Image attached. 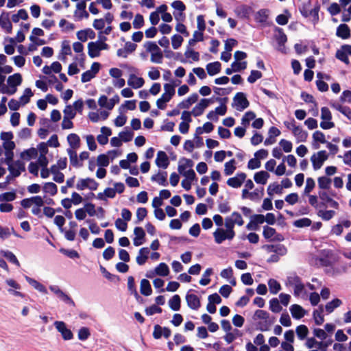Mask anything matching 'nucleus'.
Here are the masks:
<instances>
[{
  "label": "nucleus",
  "mask_w": 351,
  "mask_h": 351,
  "mask_svg": "<svg viewBox=\"0 0 351 351\" xmlns=\"http://www.w3.org/2000/svg\"><path fill=\"white\" fill-rule=\"evenodd\" d=\"M43 191L45 193H49L51 196H53L58 193V186L53 182H46L43 186Z\"/></svg>",
  "instance_id": "40"
},
{
  "label": "nucleus",
  "mask_w": 351,
  "mask_h": 351,
  "mask_svg": "<svg viewBox=\"0 0 351 351\" xmlns=\"http://www.w3.org/2000/svg\"><path fill=\"white\" fill-rule=\"evenodd\" d=\"M38 156V150L34 147H31L23 151L20 156L23 160H30L32 159H34Z\"/></svg>",
  "instance_id": "24"
},
{
  "label": "nucleus",
  "mask_w": 351,
  "mask_h": 351,
  "mask_svg": "<svg viewBox=\"0 0 351 351\" xmlns=\"http://www.w3.org/2000/svg\"><path fill=\"white\" fill-rule=\"evenodd\" d=\"M210 99H202L193 108L192 114L195 117L201 115L204 110L208 106Z\"/></svg>",
  "instance_id": "16"
},
{
  "label": "nucleus",
  "mask_w": 351,
  "mask_h": 351,
  "mask_svg": "<svg viewBox=\"0 0 351 351\" xmlns=\"http://www.w3.org/2000/svg\"><path fill=\"white\" fill-rule=\"evenodd\" d=\"M154 270L156 275L162 277L167 276L169 274V268L165 263H159Z\"/></svg>",
  "instance_id": "39"
},
{
  "label": "nucleus",
  "mask_w": 351,
  "mask_h": 351,
  "mask_svg": "<svg viewBox=\"0 0 351 351\" xmlns=\"http://www.w3.org/2000/svg\"><path fill=\"white\" fill-rule=\"evenodd\" d=\"M57 330L61 333L64 340H71L73 337V334L71 329H69L66 324L62 321H56L53 323Z\"/></svg>",
  "instance_id": "7"
},
{
  "label": "nucleus",
  "mask_w": 351,
  "mask_h": 351,
  "mask_svg": "<svg viewBox=\"0 0 351 351\" xmlns=\"http://www.w3.org/2000/svg\"><path fill=\"white\" fill-rule=\"evenodd\" d=\"M295 332L298 336V337L303 340L305 338H306L308 333V327L306 325L301 324L297 326L295 329Z\"/></svg>",
  "instance_id": "43"
},
{
  "label": "nucleus",
  "mask_w": 351,
  "mask_h": 351,
  "mask_svg": "<svg viewBox=\"0 0 351 351\" xmlns=\"http://www.w3.org/2000/svg\"><path fill=\"white\" fill-rule=\"evenodd\" d=\"M67 142L70 146V149H77L80 147V138L76 133H70L67 136Z\"/></svg>",
  "instance_id": "19"
},
{
  "label": "nucleus",
  "mask_w": 351,
  "mask_h": 351,
  "mask_svg": "<svg viewBox=\"0 0 351 351\" xmlns=\"http://www.w3.org/2000/svg\"><path fill=\"white\" fill-rule=\"evenodd\" d=\"M319 197L322 202V205L326 206V204H328V206L331 208L337 209L339 208V203L332 199L328 194L325 191H319Z\"/></svg>",
  "instance_id": "13"
},
{
  "label": "nucleus",
  "mask_w": 351,
  "mask_h": 351,
  "mask_svg": "<svg viewBox=\"0 0 351 351\" xmlns=\"http://www.w3.org/2000/svg\"><path fill=\"white\" fill-rule=\"evenodd\" d=\"M134 234L135 235L133 239V244L134 246H140L143 244L145 237V232L142 227L136 226L134 229Z\"/></svg>",
  "instance_id": "12"
},
{
  "label": "nucleus",
  "mask_w": 351,
  "mask_h": 351,
  "mask_svg": "<svg viewBox=\"0 0 351 351\" xmlns=\"http://www.w3.org/2000/svg\"><path fill=\"white\" fill-rule=\"evenodd\" d=\"M330 184V178L326 176H321L318 178V186L321 189H329Z\"/></svg>",
  "instance_id": "48"
},
{
  "label": "nucleus",
  "mask_w": 351,
  "mask_h": 351,
  "mask_svg": "<svg viewBox=\"0 0 351 351\" xmlns=\"http://www.w3.org/2000/svg\"><path fill=\"white\" fill-rule=\"evenodd\" d=\"M267 192L270 197H271L274 193L280 195L282 193V186L276 182H273L268 186Z\"/></svg>",
  "instance_id": "38"
},
{
  "label": "nucleus",
  "mask_w": 351,
  "mask_h": 351,
  "mask_svg": "<svg viewBox=\"0 0 351 351\" xmlns=\"http://www.w3.org/2000/svg\"><path fill=\"white\" fill-rule=\"evenodd\" d=\"M328 155L325 150L319 151L317 153L313 154L311 158L313 168L315 171L319 169L325 160L328 159Z\"/></svg>",
  "instance_id": "5"
},
{
  "label": "nucleus",
  "mask_w": 351,
  "mask_h": 351,
  "mask_svg": "<svg viewBox=\"0 0 351 351\" xmlns=\"http://www.w3.org/2000/svg\"><path fill=\"white\" fill-rule=\"evenodd\" d=\"M22 82V76L20 73H14L8 77L7 80L8 86L3 85L0 88V93L8 94L10 95H14L16 92V87Z\"/></svg>",
  "instance_id": "1"
},
{
  "label": "nucleus",
  "mask_w": 351,
  "mask_h": 351,
  "mask_svg": "<svg viewBox=\"0 0 351 351\" xmlns=\"http://www.w3.org/2000/svg\"><path fill=\"white\" fill-rule=\"evenodd\" d=\"M108 48V45L104 41L90 42L88 44V53L91 58H94L100 56L101 51L107 50Z\"/></svg>",
  "instance_id": "3"
},
{
  "label": "nucleus",
  "mask_w": 351,
  "mask_h": 351,
  "mask_svg": "<svg viewBox=\"0 0 351 351\" xmlns=\"http://www.w3.org/2000/svg\"><path fill=\"white\" fill-rule=\"evenodd\" d=\"M25 278L26 281L31 286H32L35 289H36L37 291H38L39 292H40L43 294L47 293V290L46 287L43 285H42L40 282H39L36 280H35L32 278H30L27 276H25Z\"/></svg>",
  "instance_id": "23"
},
{
  "label": "nucleus",
  "mask_w": 351,
  "mask_h": 351,
  "mask_svg": "<svg viewBox=\"0 0 351 351\" xmlns=\"http://www.w3.org/2000/svg\"><path fill=\"white\" fill-rule=\"evenodd\" d=\"M293 224L297 228H305L310 226L312 224V221L309 218L304 217L294 221Z\"/></svg>",
  "instance_id": "51"
},
{
  "label": "nucleus",
  "mask_w": 351,
  "mask_h": 351,
  "mask_svg": "<svg viewBox=\"0 0 351 351\" xmlns=\"http://www.w3.org/2000/svg\"><path fill=\"white\" fill-rule=\"evenodd\" d=\"M59 252L64 254V256L71 258V259H75V258H80V254L79 253L75 250H69V249H65V248H60L59 250Z\"/></svg>",
  "instance_id": "50"
},
{
  "label": "nucleus",
  "mask_w": 351,
  "mask_h": 351,
  "mask_svg": "<svg viewBox=\"0 0 351 351\" xmlns=\"http://www.w3.org/2000/svg\"><path fill=\"white\" fill-rule=\"evenodd\" d=\"M191 291H193V289H190L186 295V301L188 306L192 310H198L201 306V302L199 298L193 294L191 293Z\"/></svg>",
  "instance_id": "10"
},
{
  "label": "nucleus",
  "mask_w": 351,
  "mask_h": 351,
  "mask_svg": "<svg viewBox=\"0 0 351 351\" xmlns=\"http://www.w3.org/2000/svg\"><path fill=\"white\" fill-rule=\"evenodd\" d=\"M235 164L236 160L234 158L225 163L224 174L226 176H230L234 173L236 169Z\"/></svg>",
  "instance_id": "45"
},
{
  "label": "nucleus",
  "mask_w": 351,
  "mask_h": 351,
  "mask_svg": "<svg viewBox=\"0 0 351 351\" xmlns=\"http://www.w3.org/2000/svg\"><path fill=\"white\" fill-rule=\"evenodd\" d=\"M152 182H157L159 185L167 186L169 183L167 182V171H158V173L153 175L151 177Z\"/></svg>",
  "instance_id": "17"
},
{
  "label": "nucleus",
  "mask_w": 351,
  "mask_h": 351,
  "mask_svg": "<svg viewBox=\"0 0 351 351\" xmlns=\"http://www.w3.org/2000/svg\"><path fill=\"white\" fill-rule=\"evenodd\" d=\"M155 162L158 168L165 169L169 167L170 161L165 152L158 151Z\"/></svg>",
  "instance_id": "11"
},
{
  "label": "nucleus",
  "mask_w": 351,
  "mask_h": 351,
  "mask_svg": "<svg viewBox=\"0 0 351 351\" xmlns=\"http://www.w3.org/2000/svg\"><path fill=\"white\" fill-rule=\"evenodd\" d=\"M306 186L304 190V195H308L314 189L315 182L312 178H308L306 181Z\"/></svg>",
  "instance_id": "61"
},
{
  "label": "nucleus",
  "mask_w": 351,
  "mask_h": 351,
  "mask_svg": "<svg viewBox=\"0 0 351 351\" xmlns=\"http://www.w3.org/2000/svg\"><path fill=\"white\" fill-rule=\"evenodd\" d=\"M269 176L267 171L261 170L254 173V180L256 184L264 185L267 183Z\"/></svg>",
  "instance_id": "22"
},
{
  "label": "nucleus",
  "mask_w": 351,
  "mask_h": 351,
  "mask_svg": "<svg viewBox=\"0 0 351 351\" xmlns=\"http://www.w3.org/2000/svg\"><path fill=\"white\" fill-rule=\"evenodd\" d=\"M137 45L134 43H132L131 42H127L125 44V46L123 48L119 49L117 51V55L119 57L121 58H127L128 54L132 53L136 49Z\"/></svg>",
  "instance_id": "14"
},
{
  "label": "nucleus",
  "mask_w": 351,
  "mask_h": 351,
  "mask_svg": "<svg viewBox=\"0 0 351 351\" xmlns=\"http://www.w3.org/2000/svg\"><path fill=\"white\" fill-rule=\"evenodd\" d=\"M206 70L209 75L213 76L217 75L221 71V63L217 61L208 63L206 65Z\"/></svg>",
  "instance_id": "34"
},
{
  "label": "nucleus",
  "mask_w": 351,
  "mask_h": 351,
  "mask_svg": "<svg viewBox=\"0 0 351 351\" xmlns=\"http://www.w3.org/2000/svg\"><path fill=\"white\" fill-rule=\"evenodd\" d=\"M0 254L5 258L10 263L15 265L17 267H20V263L17 259L16 256L10 250H1Z\"/></svg>",
  "instance_id": "27"
},
{
  "label": "nucleus",
  "mask_w": 351,
  "mask_h": 351,
  "mask_svg": "<svg viewBox=\"0 0 351 351\" xmlns=\"http://www.w3.org/2000/svg\"><path fill=\"white\" fill-rule=\"evenodd\" d=\"M199 96L197 93L191 95L186 99L182 101L178 104V108L180 109H188L193 104L198 100Z\"/></svg>",
  "instance_id": "21"
},
{
  "label": "nucleus",
  "mask_w": 351,
  "mask_h": 351,
  "mask_svg": "<svg viewBox=\"0 0 351 351\" xmlns=\"http://www.w3.org/2000/svg\"><path fill=\"white\" fill-rule=\"evenodd\" d=\"M75 110L73 109L71 105L66 106L65 108L63 110L64 117L66 119H73L76 115Z\"/></svg>",
  "instance_id": "56"
},
{
  "label": "nucleus",
  "mask_w": 351,
  "mask_h": 351,
  "mask_svg": "<svg viewBox=\"0 0 351 351\" xmlns=\"http://www.w3.org/2000/svg\"><path fill=\"white\" fill-rule=\"evenodd\" d=\"M269 308L274 313H280L282 309L278 299L276 298H273L269 300Z\"/></svg>",
  "instance_id": "42"
},
{
  "label": "nucleus",
  "mask_w": 351,
  "mask_h": 351,
  "mask_svg": "<svg viewBox=\"0 0 351 351\" xmlns=\"http://www.w3.org/2000/svg\"><path fill=\"white\" fill-rule=\"evenodd\" d=\"M342 304V302L340 299L339 298H335L333 300H332L330 302H328L326 306H325V308H326V311L328 313H332L336 308L340 306Z\"/></svg>",
  "instance_id": "41"
},
{
  "label": "nucleus",
  "mask_w": 351,
  "mask_h": 351,
  "mask_svg": "<svg viewBox=\"0 0 351 351\" xmlns=\"http://www.w3.org/2000/svg\"><path fill=\"white\" fill-rule=\"evenodd\" d=\"M213 237L215 243L221 244L226 239L232 240L235 237V232L234 230H224L219 228L213 232Z\"/></svg>",
  "instance_id": "4"
},
{
  "label": "nucleus",
  "mask_w": 351,
  "mask_h": 351,
  "mask_svg": "<svg viewBox=\"0 0 351 351\" xmlns=\"http://www.w3.org/2000/svg\"><path fill=\"white\" fill-rule=\"evenodd\" d=\"M269 317V313L264 310H256L253 316L254 320H256L258 319L267 320Z\"/></svg>",
  "instance_id": "62"
},
{
  "label": "nucleus",
  "mask_w": 351,
  "mask_h": 351,
  "mask_svg": "<svg viewBox=\"0 0 351 351\" xmlns=\"http://www.w3.org/2000/svg\"><path fill=\"white\" fill-rule=\"evenodd\" d=\"M141 293L145 296H149L152 293V289L149 281L147 279H143L141 281Z\"/></svg>",
  "instance_id": "30"
},
{
  "label": "nucleus",
  "mask_w": 351,
  "mask_h": 351,
  "mask_svg": "<svg viewBox=\"0 0 351 351\" xmlns=\"http://www.w3.org/2000/svg\"><path fill=\"white\" fill-rule=\"evenodd\" d=\"M110 163L109 157L105 154H101L97 157V165L99 167H106Z\"/></svg>",
  "instance_id": "52"
},
{
  "label": "nucleus",
  "mask_w": 351,
  "mask_h": 351,
  "mask_svg": "<svg viewBox=\"0 0 351 351\" xmlns=\"http://www.w3.org/2000/svg\"><path fill=\"white\" fill-rule=\"evenodd\" d=\"M268 286L270 293L272 294H276L281 289L280 284L276 280L273 278H271L268 280Z\"/></svg>",
  "instance_id": "44"
},
{
  "label": "nucleus",
  "mask_w": 351,
  "mask_h": 351,
  "mask_svg": "<svg viewBox=\"0 0 351 351\" xmlns=\"http://www.w3.org/2000/svg\"><path fill=\"white\" fill-rule=\"evenodd\" d=\"M232 106L239 111H242L249 106V101L243 93H237L233 98Z\"/></svg>",
  "instance_id": "6"
},
{
  "label": "nucleus",
  "mask_w": 351,
  "mask_h": 351,
  "mask_svg": "<svg viewBox=\"0 0 351 351\" xmlns=\"http://www.w3.org/2000/svg\"><path fill=\"white\" fill-rule=\"evenodd\" d=\"M57 296L60 300L63 301L64 303L71 304L72 306L75 305L74 301L71 298V297L69 295H67L63 291L61 290V291L58 294Z\"/></svg>",
  "instance_id": "64"
},
{
  "label": "nucleus",
  "mask_w": 351,
  "mask_h": 351,
  "mask_svg": "<svg viewBox=\"0 0 351 351\" xmlns=\"http://www.w3.org/2000/svg\"><path fill=\"white\" fill-rule=\"evenodd\" d=\"M262 248L268 252H274L281 256H285L287 253V249L283 244H265Z\"/></svg>",
  "instance_id": "8"
},
{
  "label": "nucleus",
  "mask_w": 351,
  "mask_h": 351,
  "mask_svg": "<svg viewBox=\"0 0 351 351\" xmlns=\"http://www.w3.org/2000/svg\"><path fill=\"white\" fill-rule=\"evenodd\" d=\"M332 108H333L335 110L340 112L342 113L344 116H346L349 120H351V109L348 106H343L341 104L334 102L331 104Z\"/></svg>",
  "instance_id": "25"
},
{
  "label": "nucleus",
  "mask_w": 351,
  "mask_h": 351,
  "mask_svg": "<svg viewBox=\"0 0 351 351\" xmlns=\"http://www.w3.org/2000/svg\"><path fill=\"white\" fill-rule=\"evenodd\" d=\"M100 271L104 275V276L110 281H119L120 280L118 276L112 274L102 265H100Z\"/></svg>",
  "instance_id": "55"
},
{
  "label": "nucleus",
  "mask_w": 351,
  "mask_h": 351,
  "mask_svg": "<svg viewBox=\"0 0 351 351\" xmlns=\"http://www.w3.org/2000/svg\"><path fill=\"white\" fill-rule=\"evenodd\" d=\"M147 51L151 53V61L154 63L160 64L162 62V52L154 42L148 41L144 44Z\"/></svg>",
  "instance_id": "2"
},
{
  "label": "nucleus",
  "mask_w": 351,
  "mask_h": 351,
  "mask_svg": "<svg viewBox=\"0 0 351 351\" xmlns=\"http://www.w3.org/2000/svg\"><path fill=\"white\" fill-rule=\"evenodd\" d=\"M336 35L342 39H347L350 37V30L346 24H341L337 29Z\"/></svg>",
  "instance_id": "26"
},
{
  "label": "nucleus",
  "mask_w": 351,
  "mask_h": 351,
  "mask_svg": "<svg viewBox=\"0 0 351 351\" xmlns=\"http://www.w3.org/2000/svg\"><path fill=\"white\" fill-rule=\"evenodd\" d=\"M213 273V268H207L204 271L202 278L199 280V284L202 286L208 285L210 282V279L208 277L211 276Z\"/></svg>",
  "instance_id": "49"
},
{
  "label": "nucleus",
  "mask_w": 351,
  "mask_h": 351,
  "mask_svg": "<svg viewBox=\"0 0 351 351\" xmlns=\"http://www.w3.org/2000/svg\"><path fill=\"white\" fill-rule=\"evenodd\" d=\"M90 336V332L88 327H82L78 330V339L81 341L87 340Z\"/></svg>",
  "instance_id": "54"
},
{
  "label": "nucleus",
  "mask_w": 351,
  "mask_h": 351,
  "mask_svg": "<svg viewBox=\"0 0 351 351\" xmlns=\"http://www.w3.org/2000/svg\"><path fill=\"white\" fill-rule=\"evenodd\" d=\"M16 191L15 189L0 194L1 202H10L16 199Z\"/></svg>",
  "instance_id": "32"
},
{
  "label": "nucleus",
  "mask_w": 351,
  "mask_h": 351,
  "mask_svg": "<svg viewBox=\"0 0 351 351\" xmlns=\"http://www.w3.org/2000/svg\"><path fill=\"white\" fill-rule=\"evenodd\" d=\"M269 14V10L266 9H262L257 12L255 16L256 21L258 23H265L267 21Z\"/></svg>",
  "instance_id": "46"
},
{
  "label": "nucleus",
  "mask_w": 351,
  "mask_h": 351,
  "mask_svg": "<svg viewBox=\"0 0 351 351\" xmlns=\"http://www.w3.org/2000/svg\"><path fill=\"white\" fill-rule=\"evenodd\" d=\"M165 93L162 95L163 99H166V101H169L172 97L175 95V85L171 84H165L164 85Z\"/></svg>",
  "instance_id": "29"
},
{
  "label": "nucleus",
  "mask_w": 351,
  "mask_h": 351,
  "mask_svg": "<svg viewBox=\"0 0 351 351\" xmlns=\"http://www.w3.org/2000/svg\"><path fill=\"white\" fill-rule=\"evenodd\" d=\"M67 154L70 158V163L73 167H80L82 165V164L80 162L77 154L74 149H67Z\"/></svg>",
  "instance_id": "36"
},
{
  "label": "nucleus",
  "mask_w": 351,
  "mask_h": 351,
  "mask_svg": "<svg viewBox=\"0 0 351 351\" xmlns=\"http://www.w3.org/2000/svg\"><path fill=\"white\" fill-rule=\"evenodd\" d=\"M335 214V212L332 210H319L317 213L318 216L322 217V219L324 221H329L334 217Z\"/></svg>",
  "instance_id": "53"
},
{
  "label": "nucleus",
  "mask_w": 351,
  "mask_h": 351,
  "mask_svg": "<svg viewBox=\"0 0 351 351\" xmlns=\"http://www.w3.org/2000/svg\"><path fill=\"white\" fill-rule=\"evenodd\" d=\"M169 308L174 311H178L181 307V298L179 295L176 294L169 300Z\"/></svg>",
  "instance_id": "33"
},
{
  "label": "nucleus",
  "mask_w": 351,
  "mask_h": 351,
  "mask_svg": "<svg viewBox=\"0 0 351 351\" xmlns=\"http://www.w3.org/2000/svg\"><path fill=\"white\" fill-rule=\"evenodd\" d=\"M149 254V250L148 247L141 248L138 252V255L136 257L137 264L139 265H144L148 258Z\"/></svg>",
  "instance_id": "28"
},
{
  "label": "nucleus",
  "mask_w": 351,
  "mask_h": 351,
  "mask_svg": "<svg viewBox=\"0 0 351 351\" xmlns=\"http://www.w3.org/2000/svg\"><path fill=\"white\" fill-rule=\"evenodd\" d=\"M247 175L244 172H239L235 176L230 178L227 180V184L232 188H239L246 179Z\"/></svg>",
  "instance_id": "9"
},
{
  "label": "nucleus",
  "mask_w": 351,
  "mask_h": 351,
  "mask_svg": "<svg viewBox=\"0 0 351 351\" xmlns=\"http://www.w3.org/2000/svg\"><path fill=\"white\" fill-rule=\"evenodd\" d=\"M145 311L147 315L150 316L154 315L155 313H162V309L156 304H152L147 307Z\"/></svg>",
  "instance_id": "59"
},
{
  "label": "nucleus",
  "mask_w": 351,
  "mask_h": 351,
  "mask_svg": "<svg viewBox=\"0 0 351 351\" xmlns=\"http://www.w3.org/2000/svg\"><path fill=\"white\" fill-rule=\"evenodd\" d=\"M255 117L256 115L253 112H247L242 118V125L247 127L250 125V121L254 120Z\"/></svg>",
  "instance_id": "58"
},
{
  "label": "nucleus",
  "mask_w": 351,
  "mask_h": 351,
  "mask_svg": "<svg viewBox=\"0 0 351 351\" xmlns=\"http://www.w3.org/2000/svg\"><path fill=\"white\" fill-rule=\"evenodd\" d=\"M323 311V306L321 305L319 306V310L315 309L313 312V317L316 325L320 326L324 322Z\"/></svg>",
  "instance_id": "37"
},
{
  "label": "nucleus",
  "mask_w": 351,
  "mask_h": 351,
  "mask_svg": "<svg viewBox=\"0 0 351 351\" xmlns=\"http://www.w3.org/2000/svg\"><path fill=\"white\" fill-rule=\"evenodd\" d=\"M86 4L85 1H82L78 3L76 5L77 10L74 13V16L77 17L79 20H81L82 18H88V13L86 11Z\"/></svg>",
  "instance_id": "18"
},
{
  "label": "nucleus",
  "mask_w": 351,
  "mask_h": 351,
  "mask_svg": "<svg viewBox=\"0 0 351 351\" xmlns=\"http://www.w3.org/2000/svg\"><path fill=\"white\" fill-rule=\"evenodd\" d=\"M144 83L143 78L136 77L134 74H130L128 80V84L135 89L142 87Z\"/></svg>",
  "instance_id": "20"
},
{
  "label": "nucleus",
  "mask_w": 351,
  "mask_h": 351,
  "mask_svg": "<svg viewBox=\"0 0 351 351\" xmlns=\"http://www.w3.org/2000/svg\"><path fill=\"white\" fill-rule=\"evenodd\" d=\"M33 95L32 90L29 88H25L23 95L20 97L19 101L25 105L29 103L30 97Z\"/></svg>",
  "instance_id": "57"
},
{
  "label": "nucleus",
  "mask_w": 351,
  "mask_h": 351,
  "mask_svg": "<svg viewBox=\"0 0 351 351\" xmlns=\"http://www.w3.org/2000/svg\"><path fill=\"white\" fill-rule=\"evenodd\" d=\"M289 311L291 316L295 319H300L306 314V311L300 305L296 304H292Z\"/></svg>",
  "instance_id": "15"
},
{
  "label": "nucleus",
  "mask_w": 351,
  "mask_h": 351,
  "mask_svg": "<svg viewBox=\"0 0 351 351\" xmlns=\"http://www.w3.org/2000/svg\"><path fill=\"white\" fill-rule=\"evenodd\" d=\"M0 25L1 27L5 29L8 33H11L12 25L11 22L8 18H3V16H0Z\"/></svg>",
  "instance_id": "60"
},
{
  "label": "nucleus",
  "mask_w": 351,
  "mask_h": 351,
  "mask_svg": "<svg viewBox=\"0 0 351 351\" xmlns=\"http://www.w3.org/2000/svg\"><path fill=\"white\" fill-rule=\"evenodd\" d=\"M228 99L227 97H223V98L217 97L216 98V101L220 102V104H221V105L215 108V110H213L214 112H216V114L217 115L223 116L226 113L227 107L226 106V104L227 103Z\"/></svg>",
  "instance_id": "31"
},
{
  "label": "nucleus",
  "mask_w": 351,
  "mask_h": 351,
  "mask_svg": "<svg viewBox=\"0 0 351 351\" xmlns=\"http://www.w3.org/2000/svg\"><path fill=\"white\" fill-rule=\"evenodd\" d=\"M313 146L314 149L319 147V143H326L328 141L326 140L324 133H313Z\"/></svg>",
  "instance_id": "35"
},
{
  "label": "nucleus",
  "mask_w": 351,
  "mask_h": 351,
  "mask_svg": "<svg viewBox=\"0 0 351 351\" xmlns=\"http://www.w3.org/2000/svg\"><path fill=\"white\" fill-rule=\"evenodd\" d=\"M276 230L275 228H271L269 226H265L263 227V235L265 239L268 240L269 241H271V239L276 234Z\"/></svg>",
  "instance_id": "47"
},
{
  "label": "nucleus",
  "mask_w": 351,
  "mask_h": 351,
  "mask_svg": "<svg viewBox=\"0 0 351 351\" xmlns=\"http://www.w3.org/2000/svg\"><path fill=\"white\" fill-rule=\"evenodd\" d=\"M183 42V38L178 34H175L171 37V45L174 49H178Z\"/></svg>",
  "instance_id": "63"
}]
</instances>
